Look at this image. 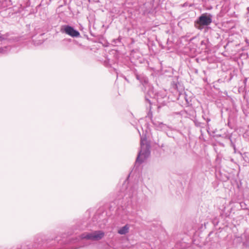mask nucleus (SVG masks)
<instances>
[{"instance_id":"obj_10","label":"nucleus","mask_w":249,"mask_h":249,"mask_svg":"<svg viewBox=\"0 0 249 249\" xmlns=\"http://www.w3.org/2000/svg\"><path fill=\"white\" fill-rule=\"evenodd\" d=\"M129 226L126 224L125 226L121 227L118 231V233L121 235H124L128 232Z\"/></svg>"},{"instance_id":"obj_1","label":"nucleus","mask_w":249,"mask_h":249,"mask_svg":"<svg viewBox=\"0 0 249 249\" xmlns=\"http://www.w3.org/2000/svg\"><path fill=\"white\" fill-rule=\"evenodd\" d=\"M150 145L147 142L145 138L141 139V149L139 152L135 165L143 162L150 154Z\"/></svg>"},{"instance_id":"obj_3","label":"nucleus","mask_w":249,"mask_h":249,"mask_svg":"<svg viewBox=\"0 0 249 249\" xmlns=\"http://www.w3.org/2000/svg\"><path fill=\"white\" fill-rule=\"evenodd\" d=\"M137 189L138 186L136 185L132 187L128 186L126 188L124 199H128L127 205H130L137 202L138 200Z\"/></svg>"},{"instance_id":"obj_7","label":"nucleus","mask_w":249,"mask_h":249,"mask_svg":"<svg viewBox=\"0 0 249 249\" xmlns=\"http://www.w3.org/2000/svg\"><path fill=\"white\" fill-rule=\"evenodd\" d=\"M136 77L145 88V90H146L147 88L149 89H150V86L148 83V78L144 75L136 74Z\"/></svg>"},{"instance_id":"obj_13","label":"nucleus","mask_w":249,"mask_h":249,"mask_svg":"<svg viewBox=\"0 0 249 249\" xmlns=\"http://www.w3.org/2000/svg\"><path fill=\"white\" fill-rule=\"evenodd\" d=\"M194 122L195 125L196 127H201V128H203L204 127V124L203 123H202L199 122L197 120H195L194 121Z\"/></svg>"},{"instance_id":"obj_23","label":"nucleus","mask_w":249,"mask_h":249,"mask_svg":"<svg viewBox=\"0 0 249 249\" xmlns=\"http://www.w3.org/2000/svg\"><path fill=\"white\" fill-rule=\"evenodd\" d=\"M148 94H150V96H152V95L151 94V93H149Z\"/></svg>"},{"instance_id":"obj_21","label":"nucleus","mask_w":249,"mask_h":249,"mask_svg":"<svg viewBox=\"0 0 249 249\" xmlns=\"http://www.w3.org/2000/svg\"><path fill=\"white\" fill-rule=\"evenodd\" d=\"M202 118H203V119L204 120H206V118H205V116H204V115H202Z\"/></svg>"},{"instance_id":"obj_4","label":"nucleus","mask_w":249,"mask_h":249,"mask_svg":"<svg viewBox=\"0 0 249 249\" xmlns=\"http://www.w3.org/2000/svg\"><path fill=\"white\" fill-rule=\"evenodd\" d=\"M212 22V16L211 14H202L195 22V26L199 30H202L204 26L209 25Z\"/></svg>"},{"instance_id":"obj_24","label":"nucleus","mask_w":249,"mask_h":249,"mask_svg":"<svg viewBox=\"0 0 249 249\" xmlns=\"http://www.w3.org/2000/svg\"><path fill=\"white\" fill-rule=\"evenodd\" d=\"M176 114H180V113L178 112V113H176Z\"/></svg>"},{"instance_id":"obj_20","label":"nucleus","mask_w":249,"mask_h":249,"mask_svg":"<svg viewBox=\"0 0 249 249\" xmlns=\"http://www.w3.org/2000/svg\"><path fill=\"white\" fill-rule=\"evenodd\" d=\"M79 229L80 230H84V228L83 227H79Z\"/></svg>"},{"instance_id":"obj_14","label":"nucleus","mask_w":249,"mask_h":249,"mask_svg":"<svg viewBox=\"0 0 249 249\" xmlns=\"http://www.w3.org/2000/svg\"><path fill=\"white\" fill-rule=\"evenodd\" d=\"M195 237H194V239L193 240V244L194 245H196V246H198L200 247H201V244H199V243H198V242L196 241V239H195Z\"/></svg>"},{"instance_id":"obj_22","label":"nucleus","mask_w":249,"mask_h":249,"mask_svg":"<svg viewBox=\"0 0 249 249\" xmlns=\"http://www.w3.org/2000/svg\"><path fill=\"white\" fill-rule=\"evenodd\" d=\"M247 10H248V12L249 13V7L247 8Z\"/></svg>"},{"instance_id":"obj_15","label":"nucleus","mask_w":249,"mask_h":249,"mask_svg":"<svg viewBox=\"0 0 249 249\" xmlns=\"http://www.w3.org/2000/svg\"><path fill=\"white\" fill-rule=\"evenodd\" d=\"M204 226L203 227V224H201V226L200 227H199L198 229V231H202L203 229H205L206 228V223L204 222Z\"/></svg>"},{"instance_id":"obj_11","label":"nucleus","mask_w":249,"mask_h":249,"mask_svg":"<svg viewBox=\"0 0 249 249\" xmlns=\"http://www.w3.org/2000/svg\"><path fill=\"white\" fill-rule=\"evenodd\" d=\"M145 101L148 104V105H147V107L149 108V111L147 114V117L149 118L150 119L152 118V113L151 111V100L148 99L147 96L145 97Z\"/></svg>"},{"instance_id":"obj_16","label":"nucleus","mask_w":249,"mask_h":249,"mask_svg":"<svg viewBox=\"0 0 249 249\" xmlns=\"http://www.w3.org/2000/svg\"><path fill=\"white\" fill-rule=\"evenodd\" d=\"M230 141H231V147H233V148L234 149V152H235V151H236V147H235V144L232 142V140H231V138H230Z\"/></svg>"},{"instance_id":"obj_2","label":"nucleus","mask_w":249,"mask_h":249,"mask_svg":"<svg viewBox=\"0 0 249 249\" xmlns=\"http://www.w3.org/2000/svg\"><path fill=\"white\" fill-rule=\"evenodd\" d=\"M217 231H211L206 239V245L209 249H222L219 244V235Z\"/></svg>"},{"instance_id":"obj_6","label":"nucleus","mask_w":249,"mask_h":249,"mask_svg":"<svg viewBox=\"0 0 249 249\" xmlns=\"http://www.w3.org/2000/svg\"><path fill=\"white\" fill-rule=\"evenodd\" d=\"M60 32L65 33L72 37H78L80 36V33L68 25H64L61 27Z\"/></svg>"},{"instance_id":"obj_8","label":"nucleus","mask_w":249,"mask_h":249,"mask_svg":"<svg viewBox=\"0 0 249 249\" xmlns=\"http://www.w3.org/2000/svg\"><path fill=\"white\" fill-rule=\"evenodd\" d=\"M152 123L158 130L166 131L168 129V126L162 122H160L156 120H152Z\"/></svg>"},{"instance_id":"obj_18","label":"nucleus","mask_w":249,"mask_h":249,"mask_svg":"<svg viewBox=\"0 0 249 249\" xmlns=\"http://www.w3.org/2000/svg\"><path fill=\"white\" fill-rule=\"evenodd\" d=\"M207 122V128L208 129H210V127H209V123L211 121V119L210 118H207L205 120Z\"/></svg>"},{"instance_id":"obj_5","label":"nucleus","mask_w":249,"mask_h":249,"mask_svg":"<svg viewBox=\"0 0 249 249\" xmlns=\"http://www.w3.org/2000/svg\"><path fill=\"white\" fill-rule=\"evenodd\" d=\"M105 236V232L101 230L94 231L90 232H86L80 236L82 239H86L91 241H99Z\"/></svg>"},{"instance_id":"obj_9","label":"nucleus","mask_w":249,"mask_h":249,"mask_svg":"<svg viewBox=\"0 0 249 249\" xmlns=\"http://www.w3.org/2000/svg\"><path fill=\"white\" fill-rule=\"evenodd\" d=\"M155 98H156L157 102L161 105H164L166 103V101L165 99H166L167 98L166 96H164L162 97L161 95L158 93L156 95L154 94L153 93H152Z\"/></svg>"},{"instance_id":"obj_19","label":"nucleus","mask_w":249,"mask_h":249,"mask_svg":"<svg viewBox=\"0 0 249 249\" xmlns=\"http://www.w3.org/2000/svg\"><path fill=\"white\" fill-rule=\"evenodd\" d=\"M213 223L214 226L217 225L218 223V221L217 219L216 218L214 219L213 220Z\"/></svg>"},{"instance_id":"obj_12","label":"nucleus","mask_w":249,"mask_h":249,"mask_svg":"<svg viewBox=\"0 0 249 249\" xmlns=\"http://www.w3.org/2000/svg\"><path fill=\"white\" fill-rule=\"evenodd\" d=\"M11 50L10 46H5L4 47L0 48V53L4 54L7 53Z\"/></svg>"},{"instance_id":"obj_17","label":"nucleus","mask_w":249,"mask_h":249,"mask_svg":"<svg viewBox=\"0 0 249 249\" xmlns=\"http://www.w3.org/2000/svg\"><path fill=\"white\" fill-rule=\"evenodd\" d=\"M6 36L5 35H2L0 33V41L6 39Z\"/></svg>"}]
</instances>
